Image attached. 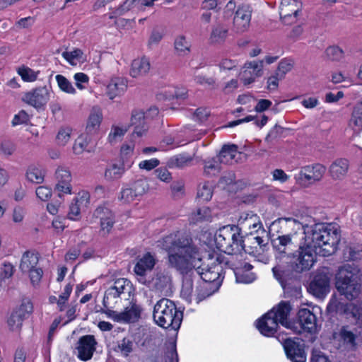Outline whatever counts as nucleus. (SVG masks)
Segmentation results:
<instances>
[{
  "label": "nucleus",
  "instance_id": "16",
  "mask_svg": "<svg viewBox=\"0 0 362 362\" xmlns=\"http://www.w3.org/2000/svg\"><path fill=\"white\" fill-rule=\"evenodd\" d=\"M156 264V259L150 252L144 254L139 258L134 266V272L136 275L137 280L144 285H149L150 279H146L148 272H151Z\"/></svg>",
  "mask_w": 362,
  "mask_h": 362
},
{
  "label": "nucleus",
  "instance_id": "30",
  "mask_svg": "<svg viewBox=\"0 0 362 362\" xmlns=\"http://www.w3.org/2000/svg\"><path fill=\"white\" fill-rule=\"evenodd\" d=\"M150 69L151 64L148 58H137L133 60L129 73L133 78H140L146 75Z\"/></svg>",
  "mask_w": 362,
  "mask_h": 362
},
{
  "label": "nucleus",
  "instance_id": "25",
  "mask_svg": "<svg viewBox=\"0 0 362 362\" xmlns=\"http://www.w3.org/2000/svg\"><path fill=\"white\" fill-rule=\"evenodd\" d=\"M272 312H267L257 321L256 327L259 332L266 336H273L277 330L279 322L273 317Z\"/></svg>",
  "mask_w": 362,
  "mask_h": 362
},
{
  "label": "nucleus",
  "instance_id": "58",
  "mask_svg": "<svg viewBox=\"0 0 362 362\" xmlns=\"http://www.w3.org/2000/svg\"><path fill=\"white\" fill-rule=\"evenodd\" d=\"M293 67V61L290 59H284L279 63L277 70L276 71L280 75V78H284L285 75L289 72Z\"/></svg>",
  "mask_w": 362,
  "mask_h": 362
},
{
  "label": "nucleus",
  "instance_id": "14",
  "mask_svg": "<svg viewBox=\"0 0 362 362\" xmlns=\"http://www.w3.org/2000/svg\"><path fill=\"white\" fill-rule=\"evenodd\" d=\"M50 90L47 86L37 87L25 93L22 100L35 109L43 108L49 100Z\"/></svg>",
  "mask_w": 362,
  "mask_h": 362
},
{
  "label": "nucleus",
  "instance_id": "33",
  "mask_svg": "<svg viewBox=\"0 0 362 362\" xmlns=\"http://www.w3.org/2000/svg\"><path fill=\"white\" fill-rule=\"evenodd\" d=\"M240 154L238 146L235 144L224 145L218 156L221 163L232 164L236 161V156Z\"/></svg>",
  "mask_w": 362,
  "mask_h": 362
},
{
  "label": "nucleus",
  "instance_id": "60",
  "mask_svg": "<svg viewBox=\"0 0 362 362\" xmlns=\"http://www.w3.org/2000/svg\"><path fill=\"white\" fill-rule=\"evenodd\" d=\"M165 362H178V356L176 350V345L174 343H170L165 354Z\"/></svg>",
  "mask_w": 362,
  "mask_h": 362
},
{
  "label": "nucleus",
  "instance_id": "23",
  "mask_svg": "<svg viewBox=\"0 0 362 362\" xmlns=\"http://www.w3.org/2000/svg\"><path fill=\"white\" fill-rule=\"evenodd\" d=\"M274 224H279L280 226L278 233L290 235L291 238H293L301 228L304 230V226H305V224L292 217L279 218Z\"/></svg>",
  "mask_w": 362,
  "mask_h": 362
},
{
  "label": "nucleus",
  "instance_id": "49",
  "mask_svg": "<svg viewBox=\"0 0 362 362\" xmlns=\"http://www.w3.org/2000/svg\"><path fill=\"white\" fill-rule=\"evenodd\" d=\"M23 319H27L33 312V304L28 298L22 300L21 305L13 310Z\"/></svg>",
  "mask_w": 362,
  "mask_h": 362
},
{
  "label": "nucleus",
  "instance_id": "53",
  "mask_svg": "<svg viewBox=\"0 0 362 362\" xmlns=\"http://www.w3.org/2000/svg\"><path fill=\"white\" fill-rule=\"evenodd\" d=\"M55 78L61 90L69 94L76 93V89L65 76L58 74L55 76Z\"/></svg>",
  "mask_w": 362,
  "mask_h": 362
},
{
  "label": "nucleus",
  "instance_id": "55",
  "mask_svg": "<svg viewBox=\"0 0 362 362\" xmlns=\"http://www.w3.org/2000/svg\"><path fill=\"white\" fill-rule=\"evenodd\" d=\"M17 72L24 81L33 82L35 81L37 78L38 73L25 66L19 67L17 70Z\"/></svg>",
  "mask_w": 362,
  "mask_h": 362
},
{
  "label": "nucleus",
  "instance_id": "54",
  "mask_svg": "<svg viewBox=\"0 0 362 362\" xmlns=\"http://www.w3.org/2000/svg\"><path fill=\"white\" fill-rule=\"evenodd\" d=\"M89 140L87 136L81 135L75 141L73 146L74 153L76 155L82 153L83 151H90L88 149Z\"/></svg>",
  "mask_w": 362,
  "mask_h": 362
},
{
  "label": "nucleus",
  "instance_id": "2",
  "mask_svg": "<svg viewBox=\"0 0 362 362\" xmlns=\"http://www.w3.org/2000/svg\"><path fill=\"white\" fill-rule=\"evenodd\" d=\"M304 243L321 256H329L337 250L341 235L337 226L332 223H317L304 226Z\"/></svg>",
  "mask_w": 362,
  "mask_h": 362
},
{
  "label": "nucleus",
  "instance_id": "48",
  "mask_svg": "<svg viewBox=\"0 0 362 362\" xmlns=\"http://www.w3.org/2000/svg\"><path fill=\"white\" fill-rule=\"evenodd\" d=\"M221 162L218 157L205 160L204 172L207 175H216L221 171Z\"/></svg>",
  "mask_w": 362,
  "mask_h": 362
},
{
  "label": "nucleus",
  "instance_id": "4",
  "mask_svg": "<svg viewBox=\"0 0 362 362\" xmlns=\"http://www.w3.org/2000/svg\"><path fill=\"white\" fill-rule=\"evenodd\" d=\"M182 313L177 310L173 301L168 298L159 300L153 308V317L155 322L163 328L177 330L182 320Z\"/></svg>",
  "mask_w": 362,
  "mask_h": 362
},
{
  "label": "nucleus",
  "instance_id": "36",
  "mask_svg": "<svg viewBox=\"0 0 362 362\" xmlns=\"http://www.w3.org/2000/svg\"><path fill=\"white\" fill-rule=\"evenodd\" d=\"M38 256L34 252L27 251L22 256L20 264V269L23 272H28L29 271L36 268L38 263Z\"/></svg>",
  "mask_w": 362,
  "mask_h": 362
},
{
  "label": "nucleus",
  "instance_id": "1",
  "mask_svg": "<svg viewBox=\"0 0 362 362\" xmlns=\"http://www.w3.org/2000/svg\"><path fill=\"white\" fill-rule=\"evenodd\" d=\"M160 246L168 253V264L182 274H187L193 269L206 282L221 281L222 272L228 259L222 254L209 255L206 264H202V257L199 247L194 243L190 235L181 231L170 233L159 241Z\"/></svg>",
  "mask_w": 362,
  "mask_h": 362
},
{
  "label": "nucleus",
  "instance_id": "7",
  "mask_svg": "<svg viewBox=\"0 0 362 362\" xmlns=\"http://www.w3.org/2000/svg\"><path fill=\"white\" fill-rule=\"evenodd\" d=\"M316 253L305 243L286 257L284 265L296 273H303L310 270L316 261Z\"/></svg>",
  "mask_w": 362,
  "mask_h": 362
},
{
  "label": "nucleus",
  "instance_id": "39",
  "mask_svg": "<svg viewBox=\"0 0 362 362\" xmlns=\"http://www.w3.org/2000/svg\"><path fill=\"white\" fill-rule=\"evenodd\" d=\"M345 312L347 315L354 318L358 326L362 329V305L359 303H351L346 305Z\"/></svg>",
  "mask_w": 362,
  "mask_h": 362
},
{
  "label": "nucleus",
  "instance_id": "61",
  "mask_svg": "<svg viewBox=\"0 0 362 362\" xmlns=\"http://www.w3.org/2000/svg\"><path fill=\"white\" fill-rule=\"evenodd\" d=\"M192 160V157L186 155H177L171 158V163L175 167L182 168Z\"/></svg>",
  "mask_w": 362,
  "mask_h": 362
},
{
  "label": "nucleus",
  "instance_id": "26",
  "mask_svg": "<svg viewBox=\"0 0 362 362\" xmlns=\"http://www.w3.org/2000/svg\"><path fill=\"white\" fill-rule=\"evenodd\" d=\"M145 113L141 110H134L132 112L130 124L134 126L132 136L141 137L146 136L148 126L145 121Z\"/></svg>",
  "mask_w": 362,
  "mask_h": 362
},
{
  "label": "nucleus",
  "instance_id": "28",
  "mask_svg": "<svg viewBox=\"0 0 362 362\" xmlns=\"http://www.w3.org/2000/svg\"><path fill=\"white\" fill-rule=\"evenodd\" d=\"M291 310V308L289 303L281 301L276 308H272L269 312H272L275 315L273 317L279 323L286 328L291 329L293 322L288 320Z\"/></svg>",
  "mask_w": 362,
  "mask_h": 362
},
{
  "label": "nucleus",
  "instance_id": "34",
  "mask_svg": "<svg viewBox=\"0 0 362 362\" xmlns=\"http://www.w3.org/2000/svg\"><path fill=\"white\" fill-rule=\"evenodd\" d=\"M228 28L227 25L218 23L212 28L209 40L212 44H223L228 37Z\"/></svg>",
  "mask_w": 362,
  "mask_h": 362
},
{
  "label": "nucleus",
  "instance_id": "45",
  "mask_svg": "<svg viewBox=\"0 0 362 362\" xmlns=\"http://www.w3.org/2000/svg\"><path fill=\"white\" fill-rule=\"evenodd\" d=\"M134 342L130 337H124L117 341L116 351L122 356L127 357L134 349Z\"/></svg>",
  "mask_w": 362,
  "mask_h": 362
},
{
  "label": "nucleus",
  "instance_id": "6",
  "mask_svg": "<svg viewBox=\"0 0 362 362\" xmlns=\"http://www.w3.org/2000/svg\"><path fill=\"white\" fill-rule=\"evenodd\" d=\"M272 247L275 252L276 259L278 264L272 269L274 276L276 279L281 281L284 274V262L286 257L292 253L295 247L293 238L290 235L279 233L278 236L272 240Z\"/></svg>",
  "mask_w": 362,
  "mask_h": 362
},
{
  "label": "nucleus",
  "instance_id": "37",
  "mask_svg": "<svg viewBox=\"0 0 362 362\" xmlns=\"http://www.w3.org/2000/svg\"><path fill=\"white\" fill-rule=\"evenodd\" d=\"M122 297L115 292L114 288L110 287L105 291L103 304L105 308V310H112L121 301Z\"/></svg>",
  "mask_w": 362,
  "mask_h": 362
},
{
  "label": "nucleus",
  "instance_id": "20",
  "mask_svg": "<svg viewBox=\"0 0 362 362\" xmlns=\"http://www.w3.org/2000/svg\"><path fill=\"white\" fill-rule=\"evenodd\" d=\"M94 216L99 220L100 234L102 236L109 235L115 223V217L112 211L105 207H98L94 212Z\"/></svg>",
  "mask_w": 362,
  "mask_h": 362
},
{
  "label": "nucleus",
  "instance_id": "47",
  "mask_svg": "<svg viewBox=\"0 0 362 362\" xmlns=\"http://www.w3.org/2000/svg\"><path fill=\"white\" fill-rule=\"evenodd\" d=\"M110 288H114L115 292L122 298L123 296L130 293L132 284L128 279L121 278L115 281L114 284Z\"/></svg>",
  "mask_w": 362,
  "mask_h": 362
},
{
  "label": "nucleus",
  "instance_id": "31",
  "mask_svg": "<svg viewBox=\"0 0 362 362\" xmlns=\"http://www.w3.org/2000/svg\"><path fill=\"white\" fill-rule=\"evenodd\" d=\"M150 281L149 286H152L157 291H163L170 286L171 276L168 271L159 270L156 272L155 277Z\"/></svg>",
  "mask_w": 362,
  "mask_h": 362
},
{
  "label": "nucleus",
  "instance_id": "64",
  "mask_svg": "<svg viewBox=\"0 0 362 362\" xmlns=\"http://www.w3.org/2000/svg\"><path fill=\"white\" fill-rule=\"evenodd\" d=\"M16 150V146L13 143L10 141H4L0 145V153L5 156H9L13 153Z\"/></svg>",
  "mask_w": 362,
  "mask_h": 362
},
{
  "label": "nucleus",
  "instance_id": "5",
  "mask_svg": "<svg viewBox=\"0 0 362 362\" xmlns=\"http://www.w3.org/2000/svg\"><path fill=\"white\" fill-rule=\"evenodd\" d=\"M241 228L236 225H227L219 228L214 237L216 247L226 253L227 257L241 255Z\"/></svg>",
  "mask_w": 362,
  "mask_h": 362
},
{
  "label": "nucleus",
  "instance_id": "52",
  "mask_svg": "<svg viewBox=\"0 0 362 362\" xmlns=\"http://www.w3.org/2000/svg\"><path fill=\"white\" fill-rule=\"evenodd\" d=\"M129 126L112 125L111 131L108 135V141L113 144L117 141L119 139L122 137L128 130Z\"/></svg>",
  "mask_w": 362,
  "mask_h": 362
},
{
  "label": "nucleus",
  "instance_id": "3",
  "mask_svg": "<svg viewBox=\"0 0 362 362\" xmlns=\"http://www.w3.org/2000/svg\"><path fill=\"white\" fill-rule=\"evenodd\" d=\"M361 272L358 266L346 264L339 267L336 274V288L348 300H353L361 293Z\"/></svg>",
  "mask_w": 362,
  "mask_h": 362
},
{
  "label": "nucleus",
  "instance_id": "17",
  "mask_svg": "<svg viewBox=\"0 0 362 362\" xmlns=\"http://www.w3.org/2000/svg\"><path fill=\"white\" fill-rule=\"evenodd\" d=\"M283 346L287 357L292 362H305L303 344L299 338H286L284 340Z\"/></svg>",
  "mask_w": 362,
  "mask_h": 362
},
{
  "label": "nucleus",
  "instance_id": "32",
  "mask_svg": "<svg viewBox=\"0 0 362 362\" xmlns=\"http://www.w3.org/2000/svg\"><path fill=\"white\" fill-rule=\"evenodd\" d=\"M127 88V81L122 78H112L107 85V95L112 100L116 96L123 94Z\"/></svg>",
  "mask_w": 362,
  "mask_h": 362
},
{
  "label": "nucleus",
  "instance_id": "24",
  "mask_svg": "<svg viewBox=\"0 0 362 362\" xmlns=\"http://www.w3.org/2000/svg\"><path fill=\"white\" fill-rule=\"evenodd\" d=\"M349 168L350 162L348 159L339 158L330 164L328 173L332 180L341 181L347 176Z\"/></svg>",
  "mask_w": 362,
  "mask_h": 362
},
{
  "label": "nucleus",
  "instance_id": "10",
  "mask_svg": "<svg viewBox=\"0 0 362 362\" xmlns=\"http://www.w3.org/2000/svg\"><path fill=\"white\" fill-rule=\"evenodd\" d=\"M240 243L241 246L243 247V249L241 250L242 256L243 252L245 253L253 254L257 251V247L263 248L267 245V232L265 230H262L261 234L257 235L253 232H250V233L245 236H243L242 233H240Z\"/></svg>",
  "mask_w": 362,
  "mask_h": 362
},
{
  "label": "nucleus",
  "instance_id": "8",
  "mask_svg": "<svg viewBox=\"0 0 362 362\" xmlns=\"http://www.w3.org/2000/svg\"><path fill=\"white\" fill-rule=\"evenodd\" d=\"M221 261L226 260V267L233 271L238 283L250 284L255 279V274L251 272L253 267L243 259L242 255H232L228 257V259H221Z\"/></svg>",
  "mask_w": 362,
  "mask_h": 362
},
{
  "label": "nucleus",
  "instance_id": "12",
  "mask_svg": "<svg viewBox=\"0 0 362 362\" xmlns=\"http://www.w3.org/2000/svg\"><path fill=\"white\" fill-rule=\"evenodd\" d=\"M54 190L59 197L72 193V176L69 169L58 166L54 173Z\"/></svg>",
  "mask_w": 362,
  "mask_h": 362
},
{
  "label": "nucleus",
  "instance_id": "13",
  "mask_svg": "<svg viewBox=\"0 0 362 362\" xmlns=\"http://www.w3.org/2000/svg\"><path fill=\"white\" fill-rule=\"evenodd\" d=\"M302 8L299 0H281L279 14L281 21L286 25L296 22Z\"/></svg>",
  "mask_w": 362,
  "mask_h": 362
},
{
  "label": "nucleus",
  "instance_id": "59",
  "mask_svg": "<svg viewBox=\"0 0 362 362\" xmlns=\"http://www.w3.org/2000/svg\"><path fill=\"white\" fill-rule=\"evenodd\" d=\"M257 217L256 216H251L249 218H246L245 223L251 230L250 232H253L254 233L261 234L262 230H264L262 226V224L260 221H256Z\"/></svg>",
  "mask_w": 362,
  "mask_h": 362
},
{
  "label": "nucleus",
  "instance_id": "40",
  "mask_svg": "<svg viewBox=\"0 0 362 362\" xmlns=\"http://www.w3.org/2000/svg\"><path fill=\"white\" fill-rule=\"evenodd\" d=\"M211 218V211L208 206H202L192 212L189 216V221L197 223L202 221H208Z\"/></svg>",
  "mask_w": 362,
  "mask_h": 362
},
{
  "label": "nucleus",
  "instance_id": "63",
  "mask_svg": "<svg viewBox=\"0 0 362 362\" xmlns=\"http://www.w3.org/2000/svg\"><path fill=\"white\" fill-rule=\"evenodd\" d=\"M210 115V111L206 107H199L193 114V119L197 122H204Z\"/></svg>",
  "mask_w": 362,
  "mask_h": 362
},
{
  "label": "nucleus",
  "instance_id": "22",
  "mask_svg": "<svg viewBox=\"0 0 362 362\" xmlns=\"http://www.w3.org/2000/svg\"><path fill=\"white\" fill-rule=\"evenodd\" d=\"M262 62H250L245 63L243 71L240 74V80L244 85H250L253 83L256 78L262 75Z\"/></svg>",
  "mask_w": 362,
  "mask_h": 362
},
{
  "label": "nucleus",
  "instance_id": "56",
  "mask_svg": "<svg viewBox=\"0 0 362 362\" xmlns=\"http://www.w3.org/2000/svg\"><path fill=\"white\" fill-rule=\"evenodd\" d=\"M213 194L212 185L209 182H204L199 185L197 196L203 201H209L211 199Z\"/></svg>",
  "mask_w": 362,
  "mask_h": 362
},
{
  "label": "nucleus",
  "instance_id": "57",
  "mask_svg": "<svg viewBox=\"0 0 362 362\" xmlns=\"http://www.w3.org/2000/svg\"><path fill=\"white\" fill-rule=\"evenodd\" d=\"M326 57L332 61H339L343 58V50L337 46H329L325 52Z\"/></svg>",
  "mask_w": 362,
  "mask_h": 362
},
{
  "label": "nucleus",
  "instance_id": "41",
  "mask_svg": "<svg viewBox=\"0 0 362 362\" xmlns=\"http://www.w3.org/2000/svg\"><path fill=\"white\" fill-rule=\"evenodd\" d=\"M174 47L178 55L185 56L190 52L191 42L185 36L179 35L175 40Z\"/></svg>",
  "mask_w": 362,
  "mask_h": 362
},
{
  "label": "nucleus",
  "instance_id": "9",
  "mask_svg": "<svg viewBox=\"0 0 362 362\" xmlns=\"http://www.w3.org/2000/svg\"><path fill=\"white\" fill-rule=\"evenodd\" d=\"M298 321L293 322L291 329L295 333H301L306 331L309 333L317 332V317L310 310L307 308L300 309L298 313Z\"/></svg>",
  "mask_w": 362,
  "mask_h": 362
},
{
  "label": "nucleus",
  "instance_id": "50",
  "mask_svg": "<svg viewBox=\"0 0 362 362\" xmlns=\"http://www.w3.org/2000/svg\"><path fill=\"white\" fill-rule=\"evenodd\" d=\"M24 320L17 313L13 310L8 316L6 323L10 331L19 332L21 330Z\"/></svg>",
  "mask_w": 362,
  "mask_h": 362
},
{
  "label": "nucleus",
  "instance_id": "38",
  "mask_svg": "<svg viewBox=\"0 0 362 362\" xmlns=\"http://www.w3.org/2000/svg\"><path fill=\"white\" fill-rule=\"evenodd\" d=\"M103 119V115L99 109H93L87 122L86 131L89 134H93L99 128L101 121Z\"/></svg>",
  "mask_w": 362,
  "mask_h": 362
},
{
  "label": "nucleus",
  "instance_id": "15",
  "mask_svg": "<svg viewBox=\"0 0 362 362\" xmlns=\"http://www.w3.org/2000/svg\"><path fill=\"white\" fill-rule=\"evenodd\" d=\"M252 10L248 5H241L235 11L233 20V30L242 34L248 30L252 18Z\"/></svg>",
  "mask_w": 362,
  "mask_h": 362
},
{
  "label": "nucleus",
  "instance_id": "21",
  "mask_svg": "<svg viewBox=\"0 0 362 362\" xmlns=\"http://www.w3.org/2000/svg\"><path fill=\"white\" fill-rule=\"evenodd\" d=\"M329 276L325 273H317L308 288V291L317 298H323L329 291Z\"/></svg>",
  "mask_w": 362,
  "mask_h": 362
},
{
  "label": "nucleus",
  "instance_id": "18",
  "mask_svg": "<svg viewBox=\"0 0 362 362\" xmlns=\"http://www.w3.org/2000/svg\"><path fill=\"white\" fill-rule=\"evenodd\" d=\"M97 341L93 335H84L79 338L76 346L77 357L83 361L90 360L96 349Z\"/></svg>",
  "mask_w": 362,
  "mask_h": 362
},
{
  "label": "nucleus",
  "instance_id": "42",
  "mask_svg": "<svg viewBox=\"0 0 362 362\" xmlns=\"http://www.w3.org/2000/svg\"><path fill=\"white\" fill-rule=\"evenodd\" d=\"M350 126L355 131L362 130V102L358 103L354 107Z\"/></svg>",
  "mask_w": 362,
  "mask_h": 362
},
{
  "label": "nucleus",
  "instance_id": "19",
  "mask_svg": "<svg viewBox=\"0 0 362 362\" xmlns=\"http://www.w3.org/2000/svg\"><path fill=\"white\" fill-rule=\"evenodd\" d=\"M147 189V182L145 180L139 179L130 186L123 188L120 192L119 199L124 204H129L138 197L142 196Z\"/></svg>",
  "mask_w": 362,
  "mask_h": 362
},
{
  "label": "nucleus",
  "instance_id": "62",
  "mask_svg": "<svg viewBox=\"0 0 362 362\" xmlns=\"http://www.w3.org/2000/svg\"><path fill=\"white\" fill-rule=\"evenodd\" d=\"M71 130L69 128H62L59 129L57 140L59 144L64 146L71 138Z\"/></svg>",
  "mask_w": 362,
  "mask_h": 362
},
{
  "label": "nucleus",
  "instance_id": "11",
  "mask_svg": "<svg viewBox=\"0 0 362 362\" xmlns=\"http://www.w3.org/2000/svg\"><path fill=\"white\" fill-rule=\"evenodd\" d=\"M141 312V307L132 301L129 303L122 312L113 310H103L109 318L117 322H134L139 319Z\"/></svg>",
  "mask_w": 362,
  "mask_h": 362
},
{
  "label": "nucleus",
  "instance_id": "29",
  "mask_svg": "<svg viewBox=\"0 0 362 362\" xmlns=\"http://www.w3.org/2000/svg\"><path fill=\"white\" fill-rule=\"evenodd\" d=\"M351 329L349 326H343L339 333V341L348 349H353L356 346V339L361 334L362 329Z\"/></svg>",
  "mask_w": 362,
  "mask_h": 362
},
{
  "label": "nucleus",
  "instance_id": "27",
  "mask_svg": "<svg viewBox=\"0 0 362 362\" xmlns=\"http://www.w3.org/2000/svg\"><path fill=\"white\" fill-rule=\"evenodd\" d=\"M326 172V167L320 163L306 165L300 171V177H304L310 182H317L322 180Z\"/></svg>",
  "mask_w": 362,
  "mask_h": 362
},
{
  "label": "nucleus",
  "instance_id": "43",
  "mask_svg": "<svg viewBox=\"0 0 362 362\" xmlns=\"http://www.w3.org/2000/svg\"><path fill=\"white\" fill-rule=\"evenodd\" d=\"M130 11H141L139 0H125L122 4L115 9V14L122 16Z\"/></svg>",
  "mask_w": 362,
  "mask_h": 362
},
{
  "label": "nucleus",
  "instance_id": "51",
  "mask_svg": "<svg viewBox=\"0 0 362 362\" xmlns=\"http://www.w3.org/2000/svg\"><path fill=\"white\" fill-rule=\"evenodd\" d=\"M124 172L122 165L112 164L105 172V177L108 180H117L122 177Z\"/></svg>",
  "mask_w": 362,
  "mask_h": 362
},
{
  "label": "nucleus",
  "instance_id": "46",
  "mask_svg": "<svg viewBox=\"0 0 362 362\" xmlns=\"http://www.w3.org/2000/svg\"><path fill=\"white\" fill-rule=\"evenodd\" d=\"M62 55L71 66H76L78 62L85 61L83 51L78 48L71 52H63Z\"/></svg>",
  "mask_w": 362,
  "mask_h": 362
},
{
  "label": "nucleus",
  "instance_id": "44",
  "mask_svg": "<svg viewBox=\"0 0 362 362\" xmlns=\"http://www.w3.org/2000/svg\"><path fill=\"white\" fill-rule=\"evenodd\" d=\"M88 196L87 194H84L81 197H76L74 199L69 206V211L68 216L71 220H76L80 215V205L83 202H88Z\"/></svg>",
  "mask_w": 362,
  "mask_h": 362
},
{
  "label": "nucleus",
  "instance_id": "35",
  "mask_svg": "<svg viewBox=\"0 0 362 362\" xmlns=\"http://www.w3.org/2000/svg\"><path fill=\"white\" fill-rule=\"evenodd\" d=\"M45 170L34 165H30L25 173V177L28 182L34 184H41L44 182Z\"/></svg>",
  "mask_w": 362,
  "mask_h": 362
}]
</instances>
